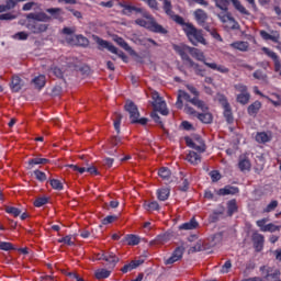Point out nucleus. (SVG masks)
Wrapping results in <instances>:
<instances>
[{
  "label": "nucleus",
  "instance_id": "1",
  "mask_svg": "<svg viewBox=\"0 0 281 281\" xmlns=\"http://www.w3.org/2000/svg\"><path fill=\"white\" fill-rule=\"evenodd\" d=\"M162 10L171 21H175V23L182 26L191 45L194 47H198L199 45H207V41L205 40V36H203V30L196 29L194 24L186 22L183 16L176 14L175 11H172V2L170 0H162Z\"/></svg>",
  "mask_w": 281,
  "mask_h": 281
},
{
  "label": "nucleus",
  "instance_id": "2",
  "mask_svg": "<svg viewBox=\"0 0 281 281\" xmlns=\"http://www.w3.org/2000/svg\"><path fill=\"white\" fill-rule=\"evenodd\" d=\"M120 8H123L122 14L125 16H131L133 12H137L138 14H143L144 19H136L135 24L139 25V27H145L148 32H153V34H162L166 36L168 34V29L164 27V25L158 24L155 16L150 15V13L146 12L142 8H137L134 5L126 4V2H120Z\"/></svg>",
  "mask_w": 281,
  "mask_h": 281
},
{
  "label": "nucleus",
  "instance_id": "3",
  "mask_svg": "<svg viewBox=\"0 0 281 281\" xmlns=\"http://www.w3.org/2000/svg\"><path fill=\"white\" fill-rule=\"evenodd\" d=\"M151 106L154 108V112H151L150 117L156 122V124H159L161 127H164V122H161V115H168L169 111L166 106V101L161 95H159V92H151Z\"/></svg>",
  "mask_w": 281,
  "mask_h": 281
},
{
  "label": "nucleus",
  "instance_id": "4",
  "mask_svg": "<svg viewBox=\"0 0 281 281\" xmlns=\"http://www.w3.org/2000/svg\"><path fill=\"white\" fill-rule=\"evenodd\" d=\"M183 100L184 102H190V104H193V106H196L200 111H210V108H207V104H205V101L196 98L190 97L186 90H179L178 97L176 101V106L178 109H183Z\"/></svg>",
  "mask_w": 281,
  "mask_h": 281
},
{
  "label": "nucleus",
  "instance_id": "5",
  "mask_svg": "<svg viewBox=\"0 0 281 281\" xmlns=\"http://www.w3.org/2000/svg\"><path fill=\"white\" fill-rule=\"evenodd\" d=\"M92 38H93L94 43H97L98 49L100 52H103V49H108V52H111V54H115L116 56H119V58H121V60H123V63H128V56H126V54H124V52L117 49V47H115V45H113L111 42H109L106 40H102L98 35H92Z\"/></svg>",
  "mask_w": 281,
  "mask_h": 281
},
{
  "label": "nucleus",
  "instance_id": "6",
  "mask_svg": "<svg viewBox=\"0 0 281 281\" xmlns=\"http://www.w3.org/2000/svg\"><path fill=\"white\" fill-rule=\"evenodd\" d=\"M214 1H215V5L220 10H222V12H229V2H232L235 10H237L239 14H244V16H251V12H249V10H247V8H245V5L240 3V0H214Z\"/></svg>",
  "mask_w": 281,
  "mask_h": 281
},
{
  "label": "nucleus",
  "instance_id": "7",
  "mask_svg": "<svg viewBox=\"0 0 281 281\" xmlns=\"http://www.w3.org/2000/svg\"><path fill=\"white\" fill-rule=\"evenodd\" d=\"M125 111H127L130 115L131 124H140L142 126H146V124H148V119H139V109H137V105L133 101L125 104Z\"/></svg>",
  "mask_w": 281,
  "mask_h": 281
},
{
  "label": "nucleus",
  "instance_id": "8",
  "mask_svg": "<svg viewBox=\"0 0 281 281\" xmlns=\"http://www.w3.org/2000/svg\"><path fill=\"white\" fill-rule=\"evenodd\" d=\"M97 260H103L105 269L113 271L117 267V262H120V257L115 252L104 251L97 255Z\"/></svg>",
  "mask_w": 281,
  "mask_h": 281
},
{
  "label": "nucleus",
  "instance_id": "9",
  "mask_svg": "<svg viewBox=\"0 0 281 281\" xmlns=\"http://www.w3.org/2000/svg\"><path fill=\"white\" fill-rule=\"evenodd\" d=\"M234 89L239 93L236 97V101L244 106L245 104H249V100H251V94H249L247 86L243 83H237L234 86Z\"/></svg>",
  "mask_w": 281,
  "mask_h": 281
},
{
  "label": "nucleus",
  "instance_id": "10",
  "mask_svg": "<svg viewBox=\"0 0 281 281\" xmlns=\"http://www.w3.org/2000/svg\"><path fill=\"white\" fill-rule=\"evenodd\" d=\"M172 49L176 52V54L180 56L184 65H188L190 61H192V58H190L189 55L191 46H188L186 44H173Z\"/></svg>",
  "mask_w": 281,
  "mask_h": 281
},
{
  "label": "nucleus",
  "instance_id": "11",
  "mask_svg": "<svg viewBox=\"0 0 281 281\" xmlns=\"http://www.w3.org/2000/svg\"><path fill=\"white\" fill-rule=\"evenodd\" d=\"M26 29H29L32 34H43V32H47L49 25L37 22V20L27 19Z\"/></svg>",
  "mask_w": 281,
  "mask_h": 281
},
{
  "label": "nucleus",
  "instance_id": "12",
  "mask_svg": "<svg viewBox=\"0 0 281 281\" xmlns=\"http://www.w3.org/2000/svg\"><path fill=\"white\" fill-rule=\"evenodd\" d=\"M217 16L222 23H229L231 30H240V24H238L236 19L232 16V13L229 11H223L222 13L217 14Z\"/></svg>",
  "mask_w": 281,
  "mask_h": 281
},
{
  "label": "nucleus",
  "instance_id": "13",
  "mask_svg": "<svg viewBox=\"0 0 281 281\" xmlns=\"http://www.w3.org/2000/svg\"><path fill=\"white\" fill-rule=\"evenodd\" d=\"M186 252V248L183 246H178L172 255L165 260V265H175V262H179L181 258H183V254Z\"/></svg>",
  "mask_w": 281,
  "mask_h": 281
},
{
  "label": "nucleus",
  "instance_id": "14",
  "mask_svg": "<svg viewBox=\"0 0 281 281\" xmlns=\"http://www.w3.org/2000/svg\"><path fill=\"white\" fill-rule=\"evenodd\" d=\"M68 45H79V47H89V38L83 35H75L71 38H66Z\"/></svg>",
  "mask_w": 281,
  "mask_h": 281
},
{
  "label": "nucleus",
  "instance_id": "15",
  "mask_svg": "<svg viewBox=\"0 0 281 281\" xmlns=\"http://www.w3.org/2000/svg\"><path fill=\"white\" fill-rule=\"evenodd\" d=\"M252 245L257 252L262 251L265 249V235L256 232L252 234Z\"/></svg>",
  "mask_w": 281,
  "mask_h": 281
},
{
  "label": "nucleus",
  "instance_id": "16",
  "mask_svg": "<svg viewBox=\"0 0 281 281\" xmlns=\"http://www.w3.org/2000/svg\"><path fill=\"white\" fill-rule=\"evenodd\" d=\"M262 52L263 54H266V56H268L269 58H271L274 63V71H279V75H280V71H281V63H280V57L278 56V54H276V52L267 48V47H263L262 48Z\"/></svg>",
  "mask_w": 281,
  "mask_h": 281
},
{
  "label": "nucleus",
  "instance_id": "17",
  "mask_svg": "<svg viewBox=\"0 0 281 281\" xmlns=\"http://www.w3.org/2000/svg\"><path fill=\"white\" fill-rule=\"evenodd\" d=\"M26 19L37 21L38 23H49V21H52V16L47 15V13H45V12L29 13L26 15Z\"/></svg>",
  "mask_w": 281,
  "mask_h": 281
},
{
  "label": "nucleus",
  "instance_id": "18",
  "mask_svg": "<svg viewBox=\"0 0 281 281\" xmlns=\"http://www.w3.org/2000/svg\"><path fill=\"white\" fill-rule=\"evenodd\" d=\"M238 168L240 172H249V170H251V160H249V157H247V155L239 156Z\"/></svg>",
  "mask_w": 281,
  "mask_h": 281
},
{
  "label": "nucleus",
  "instance_id": "19",
  "mask_svg": "<svg viewBox=\"0 0 281 281\" xmlns=\"http://www.w3.org/2000/svg\"><path fill=\"white\" fill-rule=\"evenodd\" d=\"M140 265H144V259L132 260L130 263L124 265L121 268V271L123 273H128V272L137 269V267H140Z\"/></svg>",
  "mask_w": 281,
  "mask_h": 281
},
{
  "label": "nucleus",
  "instance_id": "20",
  "mask_svg": "<svg viewBox=\"0 0 281 281\" xmlns=\"http://www.w3.org/2000/svg\"><path fill=\"white\" fill-rule=\"evenodd\" d=\"M238 192H240V189H238V187L226 186L217 190L216 194H218V196H227L228 194H238Z\"/></svg>",
  "mask_w": 281,
  "mask_h": 281
},
{
  "label": "nucleus",
  "instance_id": "21",
  "mask_svg": "<svg viewBox=\"0 0 281 281\" xmlns=\"http://www.w3.org/2000/svg\"><path fill=\"white\" fill-rule=\"evenodd\" d=\"M255 139L258 144H268V142L273 139V136L271 135V132H259L256 134Z\"/></svg>",
  "mask_w": 281,
  "mask_h": 281
},
{
  "label": "nucleus",
  "instance_id": "22",
  "mask_svg": "<svg viewBox=\"0 0 281 281\" xmlns=\"http://www.w3.org/2000/svg\"><path fill=\"white\" fill-rule=\"evenodd\" d=\"M260 109H262V103L260 101H255L247 108V113L250 117H256L258 113H260Z\"/></svg>",
  "mask_w": 281,
  "mask_h": 281
},
{
  "label": "nucleus",
  "instance_id": "23",
  "mask_svg": "<svg viewBox=\"0 0 281 281\" xmlns=\"http://www.w3.org/2000/svg\"><path fill=\"white\" fill-rule=\"evenodd\" d=\"M195 21L201 26H205V22L207 21V13L203 9H198L194 11Z\"/></svg>",
  "mask_w": 281,
  "mask_h": 281
},
{
  "label": "nucleus",
  "instance_id": "24",
  "mask_svg": "<svg viewBox=\"0 0 281 281\" xmlns=\"http://www.w3.org/2000/svg\"><path fill=\"white\" fill-rule=\"evenodd\" d=\"M190 49V56H192V58H195V60H199L200 63H203L205 65V54L202 53L201 49L196 48V47H192L189 48Z\"/></svg>",
  "mask_w": 281,
  "mask_h": 281
},
{
  "label": "nucleus",
  "instance_id": "25",
  "mask_svg": "<svg viewBox=\"0 0 281 281\" xmlns=\"http://www.w3.org/2000/svg\"><path fill=\"white\" fill-rule=\"evenodd\" d=\"M196 227H199V222L196 221L195 217H192L189 222H186V223L181 224L179 226V229L189 232V231H192V229H196Z\"/></svg>",
  "mask_w": 281,
  "mask_h": 281
},
{
  "label": "nucleus",
  "instance_id": "26",
  "mask_svg": "<svg viewBox=\"0 0 281 281\" xmlns=\"http://www.w3.org/2000/svg\"><path fill=\"white\" fill-rule=\"evenodd\" d=\"M23 89V80L19 76H14L11 80V91L19 93Z\"/></svg>",
  "mask_w": 281,
  "mask_h": 281
},
{
  "label": "nucleus",
  "instance_id": "27",
  "mask_svg": "<svg viewBox=\"0 0 281 281\" xmlns=\"http://www.w3.org/2000/svg\"><path fill=\"white\" fill-rule=\"evenodd\" d=\"M191 69H193L195 76H201V78H205V68L201 67V65L194 63V60L191 59L190 63L187 64Z\"/></svg>",
  "mask_w": 281,
  "mask_h": 281
},
{
  "label": "nucleus",
  "instance_id": "28",
  "mask_svg": "<svg viewBox=\"0 0 281 281\" xmlns=\"http://www.w3.org/2000/svg\"><path fill=\"white\" fill-rule=\"evenodd\" d=\"M29 164V170H32V168H34V166H45L47 164H49V159L47 158H31L27 161Z\"/></svg>",
  "mask_w": 281,
  "mask_h": 281
},
{
  "label": "nucleus",
  "instance_id": "29",
  "mask_svg": "<svg viewBox=\"0 0 281 281\" xmlns=\"http://www.w3.org/2000/svg\"><path fill=\"white\" fill-rule=\"evenodd\" d=\"M205 67L213 69V71H218L220 74H229V68L223 65H217L216 63H205Z\"/></svg>",
  "mask_w": 281,
  "mask_h": 281
},
{
  "label": "nucleus",
  "instance_id": "30",
  "mask_svg": "<svg viewBox=\"0 0 281 281\" xmlns=\"http://www.w3.org/2000/svg\"><path fill=\"white\" fill-rule=\"evenodd\" d=\"M186 159L192 166H199L201 162V155H199L196 151H189Z\"/></svg>",
  "mask_w": 281,
  "mask_h": 281
},
{
  "label": "nucleus",
  "instance_id": "31",
  "mask_svg": "<svg viewBox=\"0 0 281 281\" xmlns=\"http://www.w3.org/2000/svg\"><path fill=\"white\" fill-rule=\"evenodd\" d=\"M158 201H168L170 199V189L169 188H160L156 191Z\"/></svg>",
  "mask_w": 281,
  "mask_h": 281
},
{
  "label": "nucleus",
  "instance_id": "32",
  "mask_svg": "<svg viewBox=\"0 0 281 281\" xmlns=\"http://www.w3.org/2000/svg\"><path fill=\"white\" fill-rule=\"evenodd\" d=\"M46 77L45 75H40L32 79V83L34 85L35 89H43L46 85Z\"/></svg>",
  "mask_w": 281,
  "mask_h": 281
},
{
  "label": "nucleus",
  "instance_id": "33",
  "mask_svg": "<svg viewBox=\"0 0 281 281\" xmlns=\"http://www.w3.org/2000/svg\"><path fill=\"white\" fill-rule=\"evenodd\" d=\"M46 12L50 14V18L55 19L56 21H60L63 19V9L60 8H49L46 9Z\"/></svg>",
  "mask_w": 281,
  "mask_h": 281
},
{
  "label": "nucleus",
  "instance_id": "34",
  "mask_svg": "<svg viewBox=\"0 0 281 281\" xmlns=\"http://www.w3.org/2000/svg\"><path fill=\"white\" fill-rule=\"evenodd\" d=\"M238 212V203L236 202V199H233L227 202V216H234Z\"/></svg>",
  "mask_w": 281,
  "mask_h": 281
},
{
  "label": "nucleus",
  "instance_id": "35",
  "mask_svg": "<svg viewBox=\"0 0 281 281\" xmlns=\"http://www.w3.org/2000/svg\"><path fill=\"white\" fill-rule=\"evenodd\" d=\"M203 113H198L196 117L202 122L203 124H212V114L206 111H202Z\"/></svg>",
  "mask_w": 281,
  "mask_h": 281
},
{
  "label": "nucleus",
  "instance_id": "36",
  "mask_svg": "<svg viewBox=\"0 0 281 281\" xmlns=\"http://www.w3.org/2000/svg\"><path fill=\"white\" fill-rule=\"evenodd\" d=\"M124 241L132 246V247H135V245H139L140 243V239H139V236L137 235H133V234H128L124 237Z\"/></svg>",
  "mask_w": 281,
  "mask_h": 281
},
{
  "label": "nucleus",
  "instance_id": "37",
  "mask_svg": "<svg viewBox=\"0 0 281 281\" xmlns=\"http://www.w3.org/2000/svg\"><path fill=\"white\" fill-rule=\"evenodd\" d=\"M259 34L263 41H272V43H278L280 38V34L278 33L277 35H271L267 31H260Z\"/></svg>",
  "mask_w": 281,
  "mask_h": 281
},
{
  "label": "nucleus",
  "instance_id": "38",
  "mask_svg": "<svg viewBox=\"0 0 281 281\" xmlns=\"http://www.w3.org/2000/svg\"><path fill=\"white\" fill-rule=\"evenodd\" d=\"M114 41L120 45V47L125 49V52H130L132 55L135 54V50H133V48L128 45V43L124 38L116 37Z\"/></svg>",
  "mask_w": 281,
  "mask_h": 281
},
{
  "label": "nucleus",
  "instance_id": "39",
  "mask_svg": "<svg viewBox=\"0 0 281 281\" xmlns=\"http://www.w3.org/2000/svg\"><path fill=\"white\" fill-rule=\"evenodd\" d=\"M233 49H238L239 52H247L249 49V43L247 42H234L231 44Z\"/></svg>",
  "mask_w": 281,
  "mask_h": 281
},
{
  "label": "nucleus",
  "instance_id": "40",
  "mask_svg": "<svg viewBox=\"0 0 281 281\" xmlns=\"http://www.w3.org/2000/svg\"><path fill=\"white\" fill-rule=\"evenodd\" d=\"M172 172L169 170L168 167H161L158 170V176L160 177V179H164V181H168V179H170Z\"/></svg>",
  "mask_w": 281,
  "mask_h": 281
},
{
  "label": "nucleus",
  "instance_id": "41",
  "mask_svg": "<svg viewBox=\"0 0 281 281\" xmlns=\"http://www.w3.org/2000/svg\"><path fill=\"white\" fill-rule=\"evenodd\" d=\"M111 276V269H100L95 272L97 280H106Z\"/></svg>",
  "mask_w": 281,
  "mask_h": 281
},
{
  "label": "nucleus",
  "instance_id": "42",
  "mask_svg": "<svg viewBox=\"0 0 281 281\" xmlns=\"http://www.w3.org/2000/svg\"><path fill=\"white\" fill-rule=\"evenodd\" d=\"M145 210H147V212H159V210H161V206H159L158 201H151L145 204Z\"/></svg>",
  "mask_w": 281,
  "mask_h": 281
},
{
  "label": "nucleus",
  "instance_id": "43",
  "mask_svg": "<svg viewBox=\"0 0 281 281\" xmlns=\"http://www.w3.org/2000/svg\"><path fill=\"white\" fill-rule=\"evenodd\" d=\"M224 109V117L228 124H232L234 122V114L232 113V105H228L227 108Z\"/></svg>",
  "mask_w": 281,
  "mask_h": 281
},
{
  "label": "nucleus",
  "instance_id": "44",
  "mask_svg": "<svg viewBox=\"0 0 281 281\" xmlns=\"http://www.w3.org/2000/svg\"><path fill=\"white\" fill-rule=\"evenodd\" d=\"M49 183L53 190H57L58 192L65 189V187L63 186V182H60V180L58 179H50Z\"/></svg>",
  "mask_w": 281,
  "mask_h": 281
},
{
  "label": "nucleus",
  "instance_id": "45",
  "mask_svg": "<svg viewBox=\"0 0 281 281\" xmlns=\"http://www.w3.org/2000/svg\"><path fill=\"white\" fill-rule=\"evenodd\" d=\"M47 203H49V198L42 196V198L35 199V201L33 202V205L35 207H43V205H47Z\"/></svg>",
  "mask_w": 281,
  "mask_h": 281
},
{
  "label": "nucleus",
  "instance_id": "46",
  "mask_svg": "<svg viewBox=\"0 0 281 281\" xmlns=\"http://www.w3.org/2000/svg\"><path fill=\"white\" fill-rule=\"evenodd\" d=\"M4 211L7 212V214H11L12 216H14L15 218L18 216H21V209L14 207V206H7L4 209Z\"/></svg>",
  "mask_w": 281,
  "mask_h": 281
},
{
  "label": "nucleus",
  "instance_id": "47",
  "mask_svg": "<svg viewBox=\"0 0 281 281\" xmlns=\"http://www.w3.org/2000/svg\"><path fill=\"white\" fill-rule=\"evenodd\" d=\"M35 179L41 183L47 181V175L38 169L34 171Z\"/></svg>",
  "mask_w": 281,
  "mask_h": 281
},
{
  "label": "nucleus",
  "instance_id": "48",
  "mask_svg": "<svg viewBox=\"0 0 281 281\" xmlns=\"http://www.w3.org/2000/svg\"><path fill=\"white\" fill-rule=\"evenodd\" d=\"M205 247L203 246V243L199 240L193 247L189 249V254H196L199 251H203Z\"/></svg>",
  "mask_w": 281,
  "mask_h": 281
},
{
  "label": "nucleus",
  "instance_id": "49",
  "mask_svg": "<svg viewBox=\"0 0 281 281\" xmlns=\"http://www.w3.org/2000/svg\"><path fill=\"white\" fill-rule=\"evenodd\" d=\"M114 117V128L116 133H120V125L122 124V114L115 113Z\"/></svg>",
  "mask_w": 281,
  "mask_h": 281
},
{
  "label": "nucleus",
  "instance_id": "50",
  "mask_svg": "<svg viewBox=\"0 0 281 281\" xmlns=\"http://www.w3.org/2000/svg\"><path fill=\"white\" fill-rule=\"evenodd\" d=\"M75 33H76V29L67 27V26L64 27L61 31V34H65L66 36H68V37H66V40L74 38V36H76V35H74Z\"/></svg>",
  "mask_w": 281,
  "mask_h": 281
},
{
  "label": "nucleus",
  "instance_id": "51",
  "mask_svg": "<svg viewBox=\"0 0 281 281\" xmlns=\"http://www.w3.org/2000/svg\"><path fill=\"white\" fill-rule=\"evenodd\" d=\"M13 38H15L16 41H27V38H30V34L23 31L18 32L13 35Z\"/></svg>",
  "mask_w": 281,
  "mask_h": 281
},
{
  "label": "nucleus",
  "instance_id": "52",
  "mask_svg": "<svg viewBox=\"0 0 281 281\" xmlns=\"http://www.w3.org/2000/svg\"><path fill=\"white\" fill-rule=\"evenodd\" d=\"M181 192H188L190 190V180L188 178L182 179V183L179 186Z\"/></svg>",
  "mask_w": 281,
  "mask_h": 281
},
{
  "label": "nucleus",
  "instance_id": "53",
  "mask_svg": "<svg viewBox=\"0 0 281 281\" xmlns=\"http://www.w3.org/2000/svg\"><path fill=\"white\" fill-rule=\"evenodd\" d=\"M278 207V200H272L265 209L263 212H273Z\"/></svg>",
  "mask_w": 281,
  "mask_h": 281
},
{
  "label": "nucleus",
  "instance_id": "54",
  "mask_svg": "<svg viewBox=\"0 0 281 281\" xmlns=\"http://www.w3.org/2000/svg\"><path fill=\"white\" fill-rule=\"evenodd\" d=\"M252 77L256 80H267V74H265L262 70L258 69L252 74Z\"/></svg>",
  "mask_w": 281,
  "mask_h": 281
},
{
  "label": "nucleus",
  "instance_id": "55",
  "mask_svg": "<svg viewBox=\"0 0 281 281\" xmlns=\"http://www.w3.org/2000/svg\"><path fill=\"white\" fill-rule=\"evenodd\" d=\"M0 249L2 251H12V249H14V246H12V243L1 241L0 243Z\"/></svg>",
  "mask_w": 281,
  "mask_h": 281
},
{
  "label": "nucleus",
  "instance_id": "56",
  "mask_svg": "<svg viewBox=\"0 0 281 281\" xmlns=\"http://www.w3.org/2000/svg\"><path fill=\"white\" fill-rule=\"evenodd\" d=\"M186 88L188 89V91H190V93H192V95H194L193 98H196V100H199V97L201 95V93L194 86L187 85Z\"/></svg>",
  "mask_w": 281,
  "mask_h": 281
},
{
  "label": "nucleus",
  "instance_id": "57",
  "mask_svg": "<svg viewBox=\"0 0 281 281\" xmlns=\"http://www.w3.org/2000/svg\"><path fill=\"white\" fill-rule=\"evenodd\" d=\"M114 221H117V215H108L102 220V225H111Z\"/></svg>",
  "mask_w": 281,
  "mask_h": 281
},
{
  "label": "nucleus",
  "instance_id": "58",
  "mask_svg": "<svg viewBox=\"0 0 281 281\" xmlns=\"http://www.w3.org/2000/svg\"><path fill=\"white\" fill-rule=\"evenodd\" d=\"M218 102L223 109H227L228 106H231L229 101H227V97H225V94H221L218 97Z\"/></svg>",
  "mask_w": 281,
  "mask_h": 281
},
{
  "label": "nucleus",
  "instance_id": "59",
  "mask_svg": "<svg viewBox=\"0 0 281 281\" xmlns=\"http://www.w3.org/2000/svg\"><path fill=\"white\" fill-rule=\"evenodd\" d=\"M58 243H64L65 245H68L69 247H74V241L71 240V236H69V235L59 239Z\"/></svg>",
  "mask_w": 281,
  "mask_h": 281
},
{
  "label": "nucleus",
  "instance_id": "60",
  "mask_svg": "<svg viewBox=\"0 0 281 281\" xmlns=\"http://www.w3.org/2000/svg\"><path fill=\"white\" fill-rule=\"evenodd\" d=\"M206 148L207 147L205 146V143H203V142H200V145H196V143H195V145L193 146V149L196 150L198 153H205Z\"/></svg>",
  "mask_w": 281,
  "mask_h": 281
},
{
  "label": "nucleus",
  "instance_id": "61",
  "mask_svg": "<svg viewBox=\"0 0 281 281\" xmlns=\"http://www.w3.org/2000/svg\"><path fill=\"white\" fill-rule=\"evenodd\" d=\"M229 269H232V260L225 261L222 266V273H229Z\"/></svg>",
  "mask_w": 281,
  "mask_h": 281
},
{
  "label": "nucleus",
  "instance_id": "62",
  "mask_svg": "<svg viewBox=\"0 0 281 281\" xmlns=\"http://www.w3.org/2000/svg\"><path fill=\"white\" fill-rule=\"evenodd\" d=\"M18 2H19V0H7L4 5H5L7 10H12V9L16 8Z\"/></svg>",
  "mask_w": 281,
  "mask_h": 281
},
{
  "label": "nucleus",
  "instance_id": "63",
  "mask_svg": "<svg viewBox=\"0 0 281 281\" xmlns=\"http://www.w3.org/2000/svg\"><path fill=\"white\" fill-rule=\"evenodd\" d=\"M278 229L279 227L276 224L270 223L265 226L263 232H278Z\"/></svg>",
  "mask_w": 281,
  "mask_h": 281
},
{
  "label": "nucleus",
  "instance_id": "64",
  "mask_svg": "<svg viewBox=\"0 0 281 281\" xmlns=\"http://www.w3.org/2000/svg\"><path fill=\"white\" fill-rule=\"evenodd\" d=\"M210 175L213 182L221 181V173L218 171H211Z\"/></svg>",
  "mask_w": 281,
  "mask_h": 281
}]
</instances>
